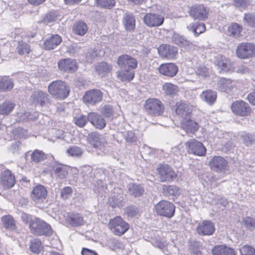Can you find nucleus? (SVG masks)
I'll return each instance as SVG.
<instances>
[{"instance_id": "1", "label": "nucleus", "mask_w": 255, "mask_h": 255, "mask_svg": "<svg viewBox=\"0 0 255 255\" xmlns=\"http://www.w3.org/2000/svg\"><path fill=\"white\" fill-rule=\"evenodd\" d=\"M49 93L56 99L63 100L69 94L70 88L64 82L58 80L50 83L48 87Z\"/></svg>"}, {"instance_id": "2", "label": "nucleus", "mask_w": 255, "mask_h": 255, "mask_svg": "<svg viewBox=\"0 0 255 255\" xmlns=\"http://www.w3.org/2000/svg\"><path fill=\"white\" fill-rule=\"evenodd\" d=\"M31 232L38 236L50 235L52 233L51 226L38 218H34L29 225Z\"/></svg>"}, {"instance_id": "3", "label": "nucleus", "mask_w": 255, "mask_h": 255, "mask_svg": "<svg viewBox=\"0 0 255 255\" xmlns=\"http://www.w3.org/2000/svg\"><path fill=\"white\" fill-rule=\"evenodd\" d=\"M109 227L115 235L121 236L129 229V225L120 216H117L110 220Z\"/></svg>"}, {"instance_id": "4", "label": "nucleus", "mask_w": 255, "mask_h": 255, "mask_svg": "<svg viewBox=\"0 0 255 255\" xmlns=\"http://www.w3.org/2000/svg\"><path fill=\"white\" fill-rule=\"evenodd\" d=\"M175 207L169 201L162 200L154 206V210L157 215L168 218H172L175 213Z\"/></svg>"}, {"instance_id": "5", "label": "nucleus", "mask_w": 255, "mask_h": 255, "mask_svg": "<svg viewBox=\"0 0 255 255\" xmlns=\"http://www.w3.org/2000/svg\"><path fill=\"white\" fill-rule=\"evenodd\" d=\"M144 108L146 112L152 116L161 115L164 108L159 100L157 99H149L145 101Z\"/></svg>"}, {"instance_id": "6", "label": "nucleus", "mask_w": 255, "mask_h": 255, "mask_svg": "<svg viewBox=\"0 0 255 255\" xmlns=\"http://www.w3.org/2000/svg\"><path fill=\"white\" fill-rule=\"evenodd\" d=\"M103 98V92L99 89H91L86 91L83 96L84 103L94 106L100 103Z\"/></svg>"}, {"instance_id": "7", "label": "nucleus", "mask_w": 255, "mask_h": 255, "mask_svg": "<svg viewBox=\"0 0 255 255\" xmlns=\"http://www.w3.org/2000/svg\"><path fill=\"white\" fill-rule=\"evenodd\" d=\"M238 57L240 59H248L255 55V45L251 43H242L236 49Z\"/></svg>"}, {"instance_id": "8", "label": "nucleus", "mask_w": 255, "mask_h": 255, "mask_svg": "<svg viewBox=\"0 0 255 255\" xmlns=\"http://www.w3.org/2000/svg\"><path fill=\"white\" fill-rule=\"evenodd\" d=\"M231 110L234 114L242 117L248 116L251 113V109L249 104L242 100L233 102L231 105Z\"/></svg>"}, {"instance_id": "9", "label": "nucleus", "mask_w": 255, "mask_h": 255, "mask_svg": "<svg viewBox=\"0 0 255 255\" xmlns=\"http://www.w3.org/2000/svg\"><path fill=\"white\" fill-rule=\"evenodd\" d=\"M209 165L213 171L221 173L226 171L228 163L223 157L215 156L211 158L209 162Z\"/></svg>"}, {"instance_id": "10", "label": "nucleus", "mask_w": 255, "mask_h": 255, "mask_svg": "<svg viewBox=\"0 0 255 255\" xmlns=\"http://www.w3.org/2000/svg\"><path fill=\"white\" fill-rule=\"evenodd\" d=\"M157 171L161 182L171 181L176 177L173 169L166 164L160 165Z\"/></svg>"}, {"instance_id": "11", "label": "nucleus", "mask_w": 255, "mask_h": 255, "mask_svg": "<svg viewBox=\"0 0 255 255\" xmlns=\"http://www.w3.org/2000/svg\"><path fill=\"white\" fill-rule=\"evenodd\" d=\"M186 148L188 152L198 156L204 155L206 149L203 144L195 139H190L185 143Z\"/></svg>"}, {"instance_id": "12", "label": "nucleus", "mask_w": 255, "mask_h": 255, "mask_svg": "<svg viewBox=\"0 0 255 255\" xmlns=\"http://www.w3.org/2000/svg\"><path fill=\"white\" fill-rule=\"evenodd\" d=\"M30 101L36 106L41 107L50 103L48 94L40 90H36L32 93Z\"/></svg>"}, {"instance_id": "13", "label": "nucleus", "mask_w": 255, "mask_h": 255, "mask_svg": "<svg viewBox=\"0 0 255 255\" xmlns=\"http://www.w3.org/2000/svg\"><path fill=\"white\" fill-rule=\"evenodd\" d=\"M189 14L194 19L204 20L208 18L209 9L202 4L194 5L190 8Z\"/></svg>"}, {"instance_id": "14", "label": "nucleus", "mask_w": 255, "mask_h": 255, "mask_svg": "<svg viewBox=\"0 0 255 255\" xmlns=\"http://www.w3.org/2000/svg\"><path fill=\"white\" fill-rule=\"evenodd\" d=\"M89 143L94 148L103 150L107 144L105 137L97 132L90 133L88 136Z\"/></svg>"}, {"instance_id": "15", "label": "nucleus", "mask_w": 255, "mask_h": 255, "mask_svg": "<svg viewBox=\"0 0 255 255\" xmlns=\"http://www.w3.org/2000/svg\"><path fill=\"white\" fill-rule=\"evenodd\" d=\"M215 231V225L210 220H205L199 223L196 227L197 233L201 236L212 235Z\"/></svg>"}, {"instance_id": "16", "label": "nucleus", "mask_w": 255, "mask_h": 255, "mask_svg": "<svg viewBox=\"0 0 255 255\" xmlns=\"http://www.w3.org/2000/svg\"><path fill=\"white\" fill-rule=\"evenodd\" d=\"M164 20L162 15L156 13H147L143 17L145 24L149 27H158L161 25Z\"/></svg>"}, {"instance_id": "17", "label": "nucleus", "mask_w": 255, "mask_h": 255, "mask_svg": "<svg viewBox=\"0 0 255 255\" xmlns=\"http://www.w3.org/2000/svg\"><path fill=\"white\" fill-rule=\"evenodd\" d=\"M158 52L162 58L169 60L175 59L178 53L176 47L167 44H162L158 48Z\"/></svg>"}, {"instance_id": "18", "label": "nucleus", "mask_w": 255, "mask_h": 255, "mask_svg": "<svg viewBox=\"0 0 255 255\" xmlns=\"http://www.w3.org/2000/svg\"><path fill=\"white\" fill-rule=\"evenodd\" d=\"M47 195V191L45 187L42 185H38L32 189L31 198L34 202L40 203L44 201Z\"/></svg>"}, {"instance_id": "19", "label": "nucleus", "mask_w": 255, "mask_h": 255, "mask_svg": "<svg viewBox=\"0 0 255 255\" xmlns=\"http://www.w3.org/2000/svg\"><path fill=\"white\" fill-rule=\"evenodd\" d=\"M117 63L122 68L135 69L137 66V61L134 58L128 54H124L119 57Z\"/></svg>"}, {"instance_id": "20", "label": "nucleus", "mask_w": 255, "mask_h": 255, "mask_svg": "<svg viewBox=\"0 0 255 255\" xmlns=\"http://www.w3.org/2000/svg\"><path fill=\"white\" fill-rule=\"evenodd\" d=\"M214 63L221 72H228L233 70L231 61L224 56L218 55L216 56Z\"/></svg>"}, {"instance_id": "21", "label": "nucleus", "mask_w": 255, "mask_h": 255, "mask_svg": "<svg viewBox=\"0 0 255 255\" xmlns=\"http://www.w3.org/2000/svg\"><path fill=\"white\" fill-rule=\"evenodd\" d=\"M58 66L60 71L67 73L74 72L77 69L76 62L70 58L60 60Z\"/></svg>"}, {"instance_id": "22", "label": "nucleus", "mask_w": 255, "mask_h": 255, "mask_svg": "<svg viewBox=\"0 0 255 255\" xmlns=\"http://www.w3.org/2000/svg\"><path fill=\"white\" fill-rule=\"evenodd\" d=\"M236 82L230 79L220 78L217 83V88L222 92L229 93L236 87Z\"/></svg>"}, {"instance_id": "23", "label": "nucleus", "mask_w": 255, "mask_h": 255, "mask_svg": "<svg viewBox=\"0 0 255 255\" xmlns=\"http://www.w3.org/2000/svg\"><path fill=\"white\" fill-rule=\"evenodd\" d=\"M158 69L161 74L169 77L175 76L178 71L177 66L173 63L162 64Z\"/></svg>"}, {"instance_id": "24", "label": "nucleus", "mask_w": 255, "mask_h": 255, "mask_svg": "<svg viewBox=\"0 0 255 255\" xmlns=\"http://www.w3.org/2000/svg\"><path fill=\"white\" fill-rule=\"evenodd\" d=\"M193 109V107L187 103L182 101L177 102L176 105V113L181 116L184 119L189 117Z\"/></svg>"}, {"instance_id": "25", "label": "nucleus", "mask_w": 255, "mask_h": 255, "mask_svg": "<svg viewBox=\"0 0 255 255\" xmlns=\"http://www.w3.org/2000/svg\"><path fill=\"white\" fill-rule=\"evenodd\" d=\"M88 121L97 128H104L106 125L105 120L99 114L91 112L88 115Z\"/></svg>"}, {"instance_id": "26", "label": "nucleus", "mask_w": 255, "mask_h": 255, "mask_svg": "<svg viewBox=\"0 0 255 255\" xmlns=\"http://www.w3.org/2000/svg\"><path fill=\"white\" fill-rule=\"evenodd\" d=\"M15 180L14 175L9 170L4 171L0 176V183L5 188L12 187L15 184Z\"/></svg>"}, {"instance_id": "27", "label": "nucleus", "mask_w": 255, "mask_h": 255, "mask_svg": "<svg viewBox=\"0 0 255 255\" xmlns=\"http://www.w3.org/2000/svg\"><path fill=\"white\" fill-rule=\"evenodd\" d=\"M213 255H236L234 249L226 245L215 246L212 250Z\"/></svg>"}, {"instance_id": "28", "label": "nucleus", "mask_w": 255, "mask_h": 255, "mask_svg": "<svg viewBox=\"0 0 255 255\" xmlns=\"http://www.w3.org/2000/svg\"><path fill=\"white\" fill-rule=\"evenodd\" d=\"M61 41L62 38L59 35H53L45 41L44 48L48 50L53 49L59 45Z\"/></svg>"}, {"instance_id": "29", "label": "nucleus", "mask_w": 255, "mask_h": 255, "mask_svg": "<svg viewBox=\"0 0 255 255\" xmlns=\"http://www.w3.org/2000/svg\"><path fill=\"white\" fill-rule=\"evenodd\" d=\"M181 126L183 129H184L187 132H194L197 131L198 129V124L191 120L189 117L185 118L182 123H181Z\"/></svg>"}, {"instance_id": "30", "label": "nucleus", "mask_w": 255, "mask_h": 255, "mask_svg": "<svg viewBox=\"0 0 255 255\" xmlns=\"http://www.w3.org/2000/svg\"><path fill=\"white\" fill-rule=\"evenodd\" d=\"M135 18L131 13H126L123 18V22L126 30L131 31L135 28Z\"/></svg>"}, {"instance_id": "31", "label": "nucleus", "mask_w": 255, "mask_h": 255, "mask_svg": "<svg viewBox=\"0 0 255 255\" xmlns=\"http://www.w3.org/2000/svg\"><path fill=\"white\" fill-rule=\"evenodd\" d=\"M52 169L54 174L61 179L65 178L68 174L67 167L57 162L52 164Z\"/></svg>"}, {"instance_id": "32", "label": "nucleus", "mask_w": 255, "mask_h": 255, "mask_svg": "<svg viewBox=\"0 0 255 255\" xmlns=\"http://www.w3.org/2000/svg\"><path fill=\"white\" fill-rule=\"evenodd\" d=\"M1 221L3 227L5 229L11 231H16V222L14 219L10 215H6L3 217L1 218Z\"/></svg>"}, {"instance_id": "33", "label": "nucleus", "mask_w": 255, "mask_h": 255, "mask_svg": "<svg viewBox=\"0 0 255 255\" xmlns=\"http://www.w3.org/2000/svg\"><path fill=\"white\" fill-rule=\"evenodd\" d=\"M128 193L134 197H139L143 195L144 190L143 187L135 183H129L128 185Z\"/></svg>"}, {"instance_id": "34", "label": "nucleus", "mask_w": 255, "mask_h": 255, "mask_svg": "<svg viewBox=\"0 0 255 255\" xmlns=\"http://www.w3.org/2000/svg\"><path fill=\"white\" fill-rule=\"evenodd\" d=\"M202 100L208 103L210 105L213 104L217 98V94L215 91L208 90L202 92L200 95Z\"/></svg>"}, {"instance_id": "35", "label": "nucleus", "mask_w": 255, "mask_h": 255, "mask_svg": "<svg viewBox=\"0 0 255 255\" xmlns=\"http://www.w3.org/2000/svg\"><path fill=\"white\" fill-rule=\"evenodd\" d=\"M172 41L174 44L182 47H190L192 43L183 36L174 33L172 36Z\"/></svg>"}, {"instance_id": "36", "label": "nucleus", "mask_w": 255, "mask_h": 255, "mask_svg": "<svg viewBox=\"0 0 255 255\" xmlns=\"http://www.w3.org/2000/svg\"><path fill=\"white\" fill-rule=\"evenodd\" d=\"M164 93L169 96L176 95L178 92V87L170 83H165L162 85Z\"/></svg>"}, {"instance_id": "37", "label": "nucleus", "mask_w": 255, "mask_h": 255, "mask_svg": "<svg viewBox=\"0 0 255 255\" xmlns=\"http://www.w3.org/2000/svg\"><path fill=\"white\" fill-rule=\"evenodd\" d=\"M13 87L12 80L8 77L0 78V91H6L11 90Z\"/></svg>"}, {"instance_id": "38", "label": "nucleus", "mask_w": 255, "mask_h": 255, "mask_svg": "<svg viewBox=\"0 0 255 255\" xmlns=\"http://www.w3.org/2000/svg\"><path fill=\"white\" fill-rule=\"evenodd\" d=\"M117 74L118 78L122 81H130L134 76V72L129 70L120 71Z\"/></svg>"}, {"instance_id": "39", "label": "nucleus", "mask_w": 255, "mask_h": 255, "mask_svg": "<svg viewBox=\"0 0 255 255\" xmlns=\"http://www.w3.org/2000/svg\"><path fill=\"white\" fill-rule=\"evenodd\" d=\"M96 70L98 74L105 75L111 71L112 66L106 62H101L96 66Z\"/></svg>"}, {"instance_id": "40", "label": "nucleus", "mask_w": 255, "mask_h": 255, "mask_svg": "<svg viewBox=\"0 0 255 255\" xmlns=\"http://www.w3.org/2000/svg\"><path fill=\"white\" fill-rule=\"evenodd\" d=\"M87 30V25L83 21H78L74 25L73 31L76 34L81 36L84 35Z\"/></svg>"}, {"instance_id": "41", "label": "nucleus", "mask_w": 255, "mask_h": 255, "mask_svg": "<svg viewBox=\"0 0 255 255\" xmlns=\"http://www.w3.org/2000/svg\"><path fill=\"white\" fill-rule=\"evenodd\" d=\"M188 29L194 32L196 36L204 32L206 30L205 25L202 23H195L187 26Z\"/></svg>"}, {"instance_id": "42", "label": "nucleus", "mask_w": 255, "mask_h": 255, "mask_svg": "<svg viewBox=\"0 0 255 255\" xmlns=\"http://www.w3.org/2000/svg\"><path fill=\"white\" fill-rule=\"evenodd\" d=\"M15 104L6 101L0 105V115H7L13 109Z\"/></svg>"}, {"instance_id": "43", "label": "nucleus", "mask_w": 255, "mask_h": 255, "mask_svg": "<svg viewBox=\"0 0 255 255\" xmlns=\"http://www.w3.org/2000/svg\"><path fill=\"white\" fill-rule=\"evenodd\" d=\"M69 222L73 226H79L84 224L83 218L79 214H72L69 216Z\"/></svg>"}, {"instance_id": "44", "label": "nucleus", "mask_w": 255, "mask_h": 255, "mask_svg": "<svg viewBox=\"0 0 255 255\" xmlns=\"http://www.w3.org/2000/svg\"><path fill=\"white\" fill-rule=\"evenodd\" d=\"M46 158V156L44 153L38 149H35L31 154V160L35 162H41Z\"/></svg>"}, {"instance_id": "45", "label": "nucleus", "mask_w": 255, "mask_h": 255, "mask_svg": "<svg viewBox=\"0 0 255 255\" xmlns=\"http://www.w3.org/2000/svg\"><path fill=\"white\" fill-rule=\"evenodd\" d=\"M163 190L167 195L176 196L179 194V189L174 185H164Z\"/></svg>"}, {"instance_id": "46", "label": "nucleus", "mask_w": 255, "mask_h": 255, "mask_svg": "<svg viewBox=\"0 0 255 255\" xmlns=\"http://www.w3.org/2000/svg\"><path fill=\"white\" fill-rule=\"evenodd\" d=\"M41 242L38 239H34L31 241L30 251L33 253L38 254L42 250Z\"/></svg>"}, {"instance_id": "47", "label": "nucleus", "mask_w": 255, "mask_h": 255, "mask_svg": "<svg viewBox=\"0 0 255 255\" xmlns=\"http://www.w3.org/2000/svg\"><path fill=\"white\" fill-rule=\"evenodd\" d=\"M98 6L107 9L112 8L116 4L115 0H96Z\"/></svg>"}, {"instance_id": "48", "label": "nucleus", "mask_w": 255, "mask_h": 255, "mask_svg": "<svg viewBox=\"0 0 255 255\" xmlns=\"http://www.w3.org/2000/svg\"><path fill=\"white\" fill-rule=\"evenodd\" d=\"M66 153L71 156L80 157L82 154L83 151L80 147L73 145L67 149Z\"/></svg>"}, {"instance_id": "49", "label": "nucleus", "mask_w": 255, "mask_h": 255, "mask_svg": "<svg viewBox=\"0 0 255 255\" xmlns=\"http://www.w3.org/2000/svg\"><path fill=\"white\" fill-rule=\"evenodd\" d=\"M242 30V27L237 23H233L228 27V33L234 36H239Z\"/></svg>"}, {"instance_id": "50", "label": "nucleus", "mask_w": 255, "mask_h": 255, "mask_svg": "<svg viewBox=\"0 0 255 255\" xmlns=\"http://www.w3.org/2000/svg\"><path fill=\"white\" fill-rule=\"evenodd\" d=\"M243 22L247 25L255 27V14L251 13L245 14Z\"/></svg>"}, {"instance_id": "51", "label": "nucleus", "mask_w": 255, "mask_h": 255, "mask_svg": "<svg viewBox=\"0 0 255 255\" xmlns=\"http://www.w3.org/2000/svg\"><path fill=\"white\" fill-rule=\"evenodd\" d=\"M242 224L249 229H255V219L253 218L250 217L243 218L242 220Z\"/></svg>"}, {"instance_id": "52", "label": "nucleus", "mask_w": 255, "mask_h": 255, "mask_svg": "<svg viewBox=\"0 0 255 255\" xmlns=\"http://www.w3.org/2000/svg\"><path fill=\"white\" fill-rule=\"evenodd\" d=\"M243 142L247 146L255 143V136L249 133L242 135Z\"/></svg>"}, {"instance_id": "53", "label": "nucleus", "mask_w": 255, "mask_h": 255, "mask_svg": "<svg viewBox=\"0 0 255 255\" xmlns=\"http://www.w3.org/2000/svg\"><path fill=\"white\" fill-rule=\"evenodd\" d=\"M241 255H255V250L251 246L244 245L240 250Z\"/></svg>"}, {"instance_id": "54", "label": "nucleus", "mask_w": 255, "mask_h": 255, "mask_svg": "<svg viewBox=\"0 0 255 255\" xmlns=\"http://www.w3.org/2000/svg\"><path fill=\"white\" fill-rule=\"evenodd\" d=\"M17 49L19 54L21 55L28 54L30 52L29 45L23 42L18 43Z\"/></svg>"}, {"instance_id": "55", "label": "nucleus", "mask_w": 255, "mask_h": 255, "mask_svg": "<svg viewBox=\"0 0 255 255\" xmlns=\"http://www.w3.org/2000/svg\"><path fill=\"white\" fill-rule=\"evenodd\" d=\"M88 121V116H80L74 118L75 124L80 128L84 127Z\"/></svg>"}, {"instance_id": "56", "label": "nucleus", "mask_w": 255, "mask_h": 255, "mask_svg": "<svg viewBox=\"0 0 255 255\" xmlns=\"http://www.w3.org/2000/svg\"><path fill=\"white\" fill-rule=\"evenodd\" d=\"M72 192L73 190L71 187H65L61 191V197L63 199H67L71 196Z\"/></svg>"}, {"instance_id": "57", "label": "nucleus", "mask_w": 255, "mask_h": 255, "mask_svg": "<svg viewBox=\"0 0 255 255\" xmlns=\"http://www.w3.org/2000/svg\"><path fill=\"white\" fill-rule=\"evenodd\" d=\"M56 19V16L53 13H48L45 15L43 18L40 21V22L47 24L55 21Z\"/></svg>"}, {"instance_id": "58", "label": "nucleus", "mask_w": 255, "mask_h": 255, "mask_svg": "<svg viewBox=\"0 0 255 255\" xmlns=\"http://www.w3.org/2000/svg\"><path fill=\"white\" fill-rule=\"evenodd\" d=\"M196 73L197 75L206 77L209 76V70L204 66H199L197 67Z\"/></svg>"}, {"instance_id": "59", "label": "nucleus", "mask_w": 255, "mask_h": 255, "mask_svg": "<svg viewBox=\"0 0 255 255\" xmlns=\"http://www.w3.org/2000/svg\"><path fill=\"white\" fill-rule=\"evenodd\" d=\"M102 114L105 117H110L113 114V110L112 107L109 105L105 106L102 110Z\"/></svg>"}, {"instance_id": "60", "label": "nucleus", "mask_w": 255, "mask_h": 255, "mask_svg": "<svg viewBox=\"0 0 255 255\" xmlns=\"http://www.w3.org/2000/svg\"><path fill=\"white\" fill-rule=\"evenodd\" d=\"M111 244L114 250L122 249L123 248V245L120 241L115 238L112 239L111 241Z\"/></svg>"}, {"instance_id": "61", "label": "nucleus", "mask_w": 255, "mask_h": 255, "mask_svg": "<svg viewBox=\"0 0 255 255\" xmlns=\"http://www.w3.org/2000/svg\"><path fill=\"white\" fill-rule=\"evenodd\" d=\"M125 138L126 141L129 142H133L136 141L134 133L131 131H128L127 132Z\"/></svg>"}, {"instance_id": "62", "label": "nucleus", "mask_w": 255, "mask_h": 255, "mask_svg": "<svg viewBox=\"0 0 255 255\" xmlns=\"http://www.w3.org/2000/svg\"><path fill=\"white\" fill-rule=\"evenodd\" d=\"M109 202L113 207H116L119 205L120 201L118 198L113 197L109 198Z\"/></svg>"}, {"instance_id": "63", "label": "nucleus", "mask_w": 255, "mask_h": 255, "mask_svg": "<svg viewBox=\"0 0 255 255\" xmlns=\"http://www.w3.org/2000/svg\"><path fill=\"white\" fill-rule=\"evenodd\" d=\"M81 254L82 255H98L96 252L87 248H83Z\"/></svg>"}, {"instance_id": "64", "label": "nucleus", "mask_w": 255, "mask_h": 255, "mask_svg": "<svg viewBox=\"0 0 255 255\" xmlns=\"http://www.w3.org/2000/svg\"><path fill=\"white\" fill-rule=\"evenodd\" d=\"M247 99L251 104L255 106V92L250 93L247 97Z\"/></svg>"}]
</instances>
